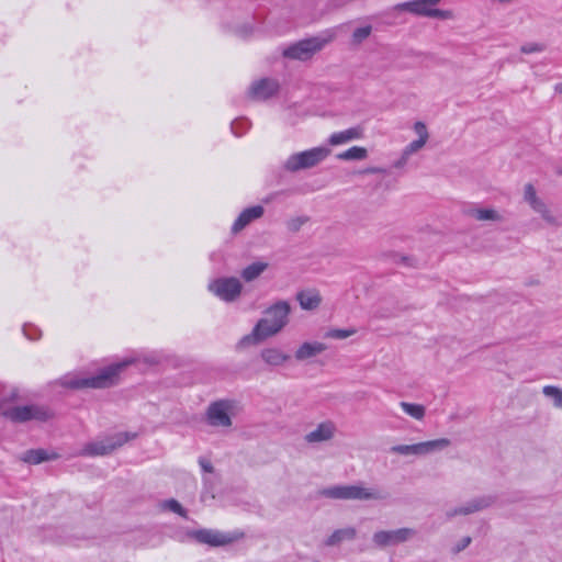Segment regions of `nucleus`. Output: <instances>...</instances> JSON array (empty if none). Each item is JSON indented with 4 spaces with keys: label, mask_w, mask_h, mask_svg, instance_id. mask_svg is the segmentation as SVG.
I'll use <instances>...</instances> for the list:
<instances>
[{
    "label": "nucleus",
    "mask_w": 562,
    "mask_h": 562,
    "mask_svg": "<svg viewBox=\"0 0 562 562\" xmlns=\"http://www.w3.org/2000/svg\"><path fill=\"white\" fill-rule=\"evenodd\" d=\"M291 306L286 301L276 302L263 312V317L257 322L250 334L240 339L238 346L247 347L257 345L274 336L288 324Z\"/></svg>",
    "instance_id": "obj_1"
},
{
    "label": "nucleus",
    "mask_w": 562,
    "mask_h": 562,
    "mask_svg": "<svg viewBox=\"0 0 562 562\" xmlns=\"http://www.w3.org/2000/svg\"><path fill=\"white\" fill-rule=\"evenodd\" d=\"M132 361L125 360L102 369L98 374L89 378H72L64 376L60 384L68 389H103L113 385L116 382L120 372L127 367Z\"/></svg>",
    "instance_id": "obj_2"
},
{
    "label": "nucleus",
    "mask_w": 562,
    "mask_h": 562,
    "mask_svg": "<svg viewBox=\"0 0 562 562\" xmlns=\"http://www.w3.org/2000/svg\"><path fill=\"white\" fill-rule=\"evenodd\" d=\"M321 495L333 499L380 501L390 498V493L379 487H364L362 485H336L324 488Z\"/></svg>",
    "instance_id": "obj_3"
},
{
    "label": "nucleus",
    "mask_w": 562,
    "mask_h": 562,
    "mask_svg": "<svg viewBox=\"0 0 562 562\" xmlns=\"http://www.w3.org/2000/svg\"><path fill=\"white\" fill-rule=\"evenodd\" d=\"M330 150L326 147H314L308 150L291 155L283 164V168L290 172L315 167L323 161Z\"/></svg>",
    "instance_id": "obj_4"
},
{
    "label": "nucleus",
    "mask_w": 562,
    "mask_h": 562,
    "mask_svg": "<svg viewBox=\"0 0 562 562\" xmlns=\"http://www.w3.org/2000/svg\"><path fill=\"white\" fill-rule=\"evenodd\" d=\"M330 40L331 37H311L299 41L286 47L283 50V56L290 59L307 60L312 58L314 54L319 52L328 42H330Z\"/></svg>",
    "instance_id": "obj_5"
},
{
    "label": "nucleus",
    "mask_w": 562,
    "mask_h": 562,
    "mask_svg": "<svg viewBox=\"0 0 562 562\" xmlns=\"http://www.w3.org/2000/svg\"><path fill=\"white\" fill-rule=\"evenodd\" d=\"M135 434H128V432H120L111 437H106L104 439L89 442L85 445V447L81 450V453L83 456H105L114 451L115 449L122 447L125 442L128 440L135 438Z\"/></svg>",
    "instance_id": "obj_6"
},
{
    "label": "nucleus",
    "mask_w": 562,
    "mask_h": 562,
    "mask_svg": "<svg viewBox=\"0 0 562 562\" xmlns=\"http://www.w3.org/2000/svg\"><path fill=\"white\" fill-rule=\"evenodd\" d=\"M207 289L220 300L231 303L240 296L243 284L235 277H223L211 281Z\"/></svg>",
    "instance_id": "obj_7"
},
{
    "label": "nucleus",
    "mask_w": 562,
    "mask_h": 562,
    "mask_svg": "<svg viewBox=\"0 0 562 562\" xmlns=\"http://www.w3.org/2000/svg\"><path fill=\"white\" fill-rule=\"evenodd\" d=\"M2 414L13 423L44 422L50 417L48 409L38 405L14 406L5 409Z\"/></svg>",
    "instance_id": "obj_8"
},
{
    "label": "nucleus",
    "mask_w": 562,
    "mask_h": 562,
    "mask_svg": "<svg viewBox=\"0 0 562 562\" xmlns=\"http://www.w3.org/2000/svg\"><path fill=\"white\" fill-rule=\"evenodd\" d=\"M233 409L234 402L229 400H220L211 403L205 413L207 424L213 427H231V413Z\"/></svg>",
    "instance_id": "obj_9"
},
{
    "label": "nucleus",
    "mask_w": 562,
    "mask_h": 562,
    "mask_svg": "<svg viewBox=\"0 0 562 562\" xmlns=\"http://www.w3.org/2000/svg\"><path fill=\"white\" fill-rule=\"evenodd\" d=\"M416 536L413 528H400L395 530H380L373 533L372 541L379 548L397 546Z\"/></svg>",
    "instance_id": "obj_10"
},
{
    "label": "nucleus",
    "mask_w": 562,
    "mask_h": 562,
    "mask_svg": "<svg viewBox=\"0 0 562 562\" xmlns=\"http://www.w3.org/2000/svg\"><path fill=\"white\" fill-rule=\"evenodd\" d=\"M427 0H413L398 4L397 8L407 10L411 13L422 16L436 18L447 20L452 18V12L449 10L434 9L429 7Z\"/></svg>",
    "instance_id": "obj_11"
},
{
    "label": "nucleus",
    "mask_w": 562,
    "mask_h": 562,
    "mask_svg": "<svg viewBox=\"0 0 562 562\" xmlns=\"http://www.w3.org/2000/svg\"><path fill=\"white\" fill-rule=\"evenodd\" d=\"M192 537L200 543L211 547H223L238 540L241 535L225 533L213 529H200L193 531Z\"/></svg>",
    "instance_id": "obj_12"
},
{
    "label": "nucleus",
    "mask_w": 562,
    "mask_h": 562,
    "mask_svg": "<svg viewBox=\"0 0 562 562\" xmlns=\"http://www.w3.org/2000/svg\"><path fill=\"white\" fill-rule=\"evenodd\" d=\"M279 88V82L276 79L262 78L250 86L248 94L255 100H267L274 95Z\"/></svg>",
    "instance_id": "obj_13"
},
{
    "label": "nucleus",
    "mask_w": 562,
    "mask_h": 562,
    "mask_svg": "<svg viewBox=\"0 0 562 562\" xmlns=\"http://www.w3.org/2000/svg\"><path fill=\"white\" fill-rule=\"evenodd\" d=\"M336 431V427L333 422L321 423L316 429L305 435V441L308 443H318L330 440Z\"/></svg>",
    "instance_id": "obj_14"
},
{
    "label": "nucleus",
    "mask_w": 562,
    "mask_h": 562,
    "mask_svg": "<svg viewBox=\"0 0 562 562\" xmlns=\"http://www.w3.org/2000/svg\"><path fill=\"white\" fill-rule=\"evenodd\" d=\"M265 210L261 205H255L248 209H245L239 216L236 218L232 226V231L237 233L245 228L250 222L257 220L262 216Z\"/></svg>",
    "instance_id": "obj_15"
},
{
    "label": "nucleus",
    "mask_w": 562,
    "mask_h": 562,
    "mask_svg": "<svg viewBox=\"0 0 562 562\" xmlns=\"http://www.w3.org/2000/svg\"><path fill=\"white\" fill-rule=\"evenodd\" d=\"M362 137L363 128L361 126H353L341 132L333 133L328 138V144L337 146Z\"/></svg>",
    "instance_id": "obj_16"
},
{
    "label": "nucleus",
    "mask_w": 562,
    "mask_h": 562,
    "mask_svg": "<svg viewBox=\"0 0 562 562\" xmlns=\"http://www.w3.org/2000/svg\"><path fill=\"white\" fill-rule=\"evenodd\" d=\"M450 446V440L447 438H440L429 441H423L414 443L415 452L414 456H426L436 451L443 450Z\"/></svg>",
    "instance_id": "obj_17"
},
{
    "label": "nucleus",
    "mask_w": 562,
    "mask_h": 562,
    "mask_svg": "<svg viewBox=\"0 0 562 562\" xmlns=\"http://www.w3.org/2000/svg\"><path fill=\"white\" fill-rule=\"evenodd\" d=\"M296 300L303 310L312 311L319 306L322 296L315 289H308L297 292Z\"/></svg>",
    "instance_id": "obj_18"
},
{
    "label": "nucleus",
    "mask_w": 562,
    "mask_h": 562,
    "mask_svg": "<svg viewBox=\"0 0 562 562\" xmlns=\"http://www.w3.org/2000/svg\"><path fill=\"white\" fill-rule=\"evenodd\" d=\"M357 537V530L353 527L336 529L325 541L326 547H336L344 541H352Z\"/></svg>",
    "instance_id": "obj_19"
},
{
    "label": "nucleus",
    "mask_w": 562,
    "mask_h": 562,
    "mask_svg": "<svg viewBox=\"0 0 562 562\" xmlns=\"http://www.w3.org/2000/svg\"><path fill=\"white\" fill-rule=\"evenodd\" d=\"M495 497L491 495L480 496L476 498L471 499L467 504L462 505L463 516L483 510L485 508H488L495 503Z\"/></svg>",
    "instance_id": "obj_20"
},
{
    "label": "nucleus",
    "mask_w": 562,
    "mask_h": 562,
    "mask_svg": "<svg viewBox=\"0 0 562 562\" xmlns=\"http://www.w3.org/2000/svg\"><path fill=\"white\" fill-rule=\"evenodd\" d=\"M260 356L265 363L271 367L282 366L290 360V355L284 353L279 348H265L261 350Z\"/></svg>",
    "instance_id": "obj_21"
},
{
    "label": "nucleus",
    "mask_w": 562,
    "mask_h": 562,
    "mask_svg": "<svg viewBox=\"0 0 562 562\" xmlns=\"http://www.w3.org/2000/svg\"><path fill=\"white\" fill-rule=\"evenodd\" d=\"M327 346L323 342H304L296 351L295 358L296 360H306L308 358L315 357L316 355L325 351Z\"/></svg>",
    "instance_id": "obj_22"
},
{
    "label": "nucleus",
    "mask_w": 562,
    "mask_h": 562,
    "mask_svg": "<svg viewBox=\"0 0 562 562\" xmlns=\"http://www.w3.org/2000/svg\"><path fill=\"white\" fill-rule=\"evenodd\" d=\"M55 458L57 454H49L45 449H31L23 453L22 460L30 464H40Z\"/></svg>",
    "instance_id": "obj_23"
},
{
    "label": "nucleus",
    "mask_w": 562,
    "mask_h": 562,
    "mask_svg": "<svg viewBox=\"0 0 562 562\" xmlns=\"http://www.w3.org/2000/svg\"><path fill=\"white\" fill-rule=\"evenodd\" d=\"M268 268L267 262L256 261L244 268L240 272L241 278L246 282L256 280Z\"/></svg>",
    "instance_id": "obj_24"
},
{
    "label": "nucleus",
    "mask_w": 562,
    "mask_h": 562,
    "mask_svg": "<svg viewBox=\"0 0 562 562\" xmlns=\"http://www.w3.org/2000/svg\"><path fill=\"white\" fill-rule=\"evenodd\" d=\"M368 157V150L364 147L353 146L339 153L337 158L340 160H363Z\"/></svg>",
    "instance_id": "obj_25"
},
{
    "label": "nucleus",
    "mask_w": 562,
    "mask_h": 562,
    "mask_svg": "<svg viewBox=\"0 0 562 562\" xmlns=\"http://www.w3.org/2000/svg\"><path fill=\"white\" fill-rule=\"evenodd\" d=\"M401 408L411 417L422 420L425 417L426 408L422 404L401 402Z\"/></svg>",
    "instance_id": "obj_26"
},
{
    "label": "nucleus",
    "mask_w": 562,
    "mask_h": 562,
    "mask_svg": "<svg viewBox=\"0 0 562 562\" xmlns=\"http://www.w3.org/2000/svg\"><path fill=\"white\" fill-rule=\"evenodd\" d=\"M542 393L552 401L557 408H562V389L554 385H546L542 389Z\"/></svg>",
    "instance_id": "obj_27"
},
{
    "label": "nucleus",
    "mask_w": 562,
    "mask_h": 562,
    "mask_svg": "<svg viewBox=\"0 0 562 562\" xmlns=\"http://www.w3.org/2000/svg\"><path fill=\"white\" fill-rule=\"evenodd\" d=\"M531 209L539 213L548 224L558 225L557 218L551 214L546 203L541 199H539L538 202L531 206Z\"/></svg>",
    "instance_id": "obj_28"
},
{
    "label": "nucleus",
    "mask_w": 562,
    "mask_h": 562,
    "mask_svg": "<svg viewBox=\"0 0 562 562\" xmlns=\"http://www.w3.org/2000/svg\"><path fill=\"white\" fill-rule=\"evenodd\" d=\"M472 216L477 221H499L501 216L492 209H476L472 211Z\"/></svg>",
    "instance_id": "obj_29"
},
{
    "label": "nucleus",
    "mask_w": 562,
    "mask_h": 562,
    "mask_svg": "<svg viewBox=\"0 0 562 562\" xmlns=\"http://www.w3.org/2000/svg\"><path fill=\"white\" fill-rule=\"evenodd\" d=\"M372 33V26L371 25H366V26H361V27H358L353 31L352 35H351V41L353 44L356 45H359L361 44L364 40H367Z\"/></svg>",
    "instance_id": "obj_30"
},
{
    "label": "nucleus",
    "mask_w": 562,
    "mask_h": 562,
    "mask_svg": "<svg viewBox=\"0 0 562 562\" xmlns=\"http://www.w3.org/2000/svg\"><path fill=\"white\" fill-rule=\"evenodd\" d=\"M357 333L356 328H347V329H329L326 331L325 337L326 338H333V339H346Z\"/></svg>",
    "instance_id": "obj_31"
},
{
    "label": "nucleus",
    "mask_w": 562,
    "mask_h": 562,
    "mask_svg": "<svg viewBox=\"0 0 562 562\" xmlns=\"http://www.w3.org/2000/svg\"><path fill=\"white\" fill-rule=\"evenodd\" d=\"M231 128L234 135L241 136L249 128V122L245 119L235 120Z\"/></svg>",
    "instance_id": "obj_32"
},
{
    "label": "nucleus",
    "mask_w": 562,
    "mask_h": 562,
    "mask_svg": "<svg viewBox=\"0 0 562 562\" xmlns=\"http://www.w3.org/2000/svg\"><path fill=\"white\" fill-rule=\"evenodd\" d=\"M391 452L402 456H414L415 447L414 445H397L391 447Z\"/></svg>",
    "instance_id": "obj_33"
},
{
    "label": "nucleus",
    "mask_w": 562,
    "mask_h": 562,
    "mask_svg": "<svg viewBox=\"0 0 562 562\" xmlns=\"http://www.w3.org/2000/svg\"><path fill=\"white\" fill-rule=\"evenodd\" d=\"M165 507L173 513L179 514L182 517H187V510L181 506V504L178 501L173 498L166 501Z\"/></svg>",
    "instance_id": "obj_34"
},
{
    "label": "nucleus",
    "mask_w": 562,
    "mask_h": 562,
    "mask_svg": "<svg viewBox=\"0 0 562 562\" xmlns=\"http://www.w3.org/2000/svg\"><path fill=\"white\" fill-rule=\"evenodd\" d=\"M306 217H294L286 222L288 231L292 233H296L301 229V227L306 223Z\"/></svg>",
    "instance_id": "obj_35"
},
{
    "label": "nucleus",
    "mask_w": 562,
    "mask_h": 562,
    "mask_svg": "<svg viewBox=\"0 0 562 562\" xmlns=\"http://www.w3.org/2000/svg\"><path fill=\"white\" fill-rule=\"evenodd\" d=\"M427 139L419 138L409 143L405 149L403 150L406 155L411 156L412 154L418 151L426 144Z\"/></svg>",
    "instance_id": "obj_36"
},
{
    "label": "nucleus",
    "mask_w": 562,
    "mask_h": 562,
    "mask_svg": "<svg viewBox=\"0 0 562 562\" xmlns=\"http://www.w3.org/2000/svg\"><path fill=\"white\" fill-rule=\"evenodd\" d=\"M543 49H544V46L541 44H538V43H527L520 47V52L522 54L539 53V52H542Z\"/></svg>",
    "instance_id": "obj_37"
},
{
    "label": "nucleus",
    "mask_w": 562,
    "mask_h": 562,
    "mask_svg": "<svg viewBox=\"0 0 562 562\" xmlns=\"http://www.w3.org/2000/svg\"><path fill=\"white\" fill-rule=\"evenodd\" d=\"M537 196L535 187L531 183H527L524 188V200L528 203L530 200Z\"/></svg>",
    "instance_id": "obj_38"
},
{
    "label": "nucleus",
    "mask_w": 562,
    "mask_h": 562,
    "mask_svg": "<svg viewBox=\"0 0 562 562\" xmlns=\"http://www.w3.org/2000/svg\"><path fill=\"white\" fill-rule=\"evenodd\" d=\"M414 130L418 134L419 138L428 140L429 135L426 125L423 122H416L414 125Z\"/></svg>",
    "instance_id": "obj_39"
},
{
    "label": "nucleus",
    "mask_w": 562,
    "mask_h": 562,
    "mask_svg": "<svg viewBox=\"0 0 562 562\" xmlns=\"http://www.w3.org/2000/svg\"><path fill=\"white\" fill-rule=\"evenodd\" d=\"M394 261L409 267H415L416 262V260L413 257L397 255L395 256Z\"/></svg>",
    "instance_id": "obj_40"
},
{
    "label": "nucleus",
    "mask_w": 562,
    "mask_h": 562,
    "mask_svg": "<svg viewBox=\"0 0 562 562\" xmlns=\"http://www.w3.org/2000/svg\"><path fill=\"white\" fill-rule=\"evenodd\" d=\"M472 539L471 537H464L460 540V542L454 547L453 551L454 553H459L461 552L462 550H464L465 548H468L471 543Z\"/></svg>",
    "instance_id": "obj_41"
},
{
    "label": "nucleus",
    "mask_w": 562,
    "mask_h": 562,
    "mask_svg": "<svg viewBox=\"0 0 562 562\" xmlns=\"http://www.w3.org/2000/svg\"><path fill=\"white\" fill-rule=\"evenodd\" d=\"M462 510V506H458V507H454V508H451L449 510L446 512V518L448 520L454 518L456 516H460V515H463V512H460Z\"/></svg>",
    "instance_id": "obj_42"
},
{
    "label": "nucleus",
    "mask_w": 562,
    "mask_h": 562,
    "mask_svg": "<svg viewBox=\"0 0 562 562\" xmlns=\"http://www.w3.org/2000/svg\"><path fill=\"white\" fill-rule=\"evenodd\" d=\"M199 464L201 465V468H202V470L204 472L212 473L213 470H214L212 463L209 460L204 459V458H200L199 459Z\"/></svg>",
    "instance_id": "obj_43"
},
{
    "label": "nucleus",
    "mask_w": 562,
    "mask_h": 562,
    "mask_svg": "<svg viewBox=\"0 0 562 562\" xmlns=\"http://www.w3.org/2000/svg\"><path fill=\"white\" fill-rule=\"evenodd\" d=\"M408 157H409V156H408V155H406V154L403 151V154H402L401 158L394 162V167H395V168H402V167H404V166L406 165V162H407Z\"/></svg>",
    "instance_id": "obj_44"
},
{
    "label": "nucleus",
    "mask_w": 562,
    "mask_h": 562,
    "mask_svg": "<svg viewBox=\"0 0 562 562\" xmlns=\"http://www.w3.org/2000/svg\"><path fill=\"white\" fill-rule=\"evenodd\" d=\"M364 173H386L387 170L381 167H369L364 171Z\"/></svg>",
    "instance_id": "obj_45"
},
{
    "label": "nucleus",
    "mask_w": 562,
    "mask_h": 562,
    "mask_svg": "<svg viewBox=\"0 0 562 562\" xmlns=\"http://www.w3.org/2000/svg\"><path fill=\"white\" fill-rule=\"evenodd\" d=\"M554 91L562 94V82L555 85Z\"/></svg>",
    "instance_id": "obj_46"
},
{
    "label": "nucleus",
    "mask_w": 562,
    "mask_h": 562,
    "mask_svg": "<svg viewBox=\"0 0 562 562\" xmlns=\"http://www.w3.org/2000/svg\"><path fill=\"white\" fill-rule=\"evenodd\" d=\"M23 331H24L25 336H26L29 339H31V340L36 339V337H35V336H32V335H30V334H29V331H27L26 327H24V328H23Z\"/></svg>",
    "instance_id": "obj_47"
},
{
    "label": "nucleus",
    "mask_w": 562,
    "mask_h": 562,
    "mask_svg": "<svg viewBox=\"0 0 562 562\" xmlns=\"http://www.w3.org/2000/svg\"><path fill=\"white\" fill-rule=\"evenodd\" d=\"M538 200H539V198H538V195H537L535 199L530 200V201L528 202V204H529L530 206H532V205H535V203H536V202H538Z\"/></svg>",
    "instance_id": "obj_48"
},
{
    "label": "nucleus",
    "mask_w": 562,
    "mask_h": 562,
    "mask_svg": "<svg viewBox=\"0 0 562 562\" xmlns=\"http://www.w3.org/2000/svg\"><path fill=\"white\" fill-rule=\"evenodd\" d=\"M440 0H427V2L430 4V5H435L439 2Z\"/></svg>",
    "instance_id": "obj_49"
}]
</instances>
